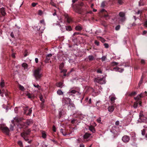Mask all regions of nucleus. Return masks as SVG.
<instances>
[{
	"label": "nucleus",
	"instance_id": "nucleus-7",
	"mask_svg": "<svg viewBox=\"0 0 147 147\" xmlns=\"http://www.w3.org/2000/svg\"><path fill=\"white\" fill-rule=\"evenodd\" d=\"M71 99L69 98H63L62 100L63 103L65 104H67L68 105L71 103Z\"/></svg>",
	"mask_w": 147,
	"mask_h": 147
},
{
	"label": "nucleus",
	"instance_id": "nucleus-25",
	"mask_svg": "<svg viewBox=\"0 0 147 147\" xmlns=\"http://www.w3.org/2000/svg\"><path fill=\"white\" fill-rule=\"evenodd\" d=\"M1 82L0 83V86L1 88L5 86V82L4 80L3 79L1 80Z\"/></svg>",
	"mask_w": 147,
	"mask_h": 147
},
{
	"label": "nucleus",
	"instance_id": "nucleus-16",
	"mask_svg": "<svg viewBox=\"0 0 147 147\" xmlns=\"http://www.w3.org/2000/svg\"><path fill=\"white\" fill-rule=\"evenodd\" d=\"M96 106L97 107V109H99L102 106V103L100 100L97 101L96 103Z\"/></svg>",
	"mask_w": 147,
	"mask_h": 147
},
{
	"label": "nucleus",
	"instance_id": "nucleus-8",
	"mask_svg": "<svg viewBox=\"0 0 147 147\" xmlns=\"http://www.w3.org/2000/svg\"><path fill=\"white\" fill-rule=\"evenodd\" d=\"M21 136L23 138L25 141H28V143H31L32 141H29V140L28 138V135H27L25 133L23 132L21 134Z\"/></svg>",
	"mask_w": 147,
	"mask_h": 147
},
{
	"label": "nucleus",
	"instance_id": "nucleus-61",
	"mask_svg": "<svg viewBox=\"0 0 147 147\" xmlns=\"http://www.w3.org/2000/svg\"><path fill=\"white\" fill-rule=\"evenodd\" d=\"M37 4V3H32V5L33 7H35Z\"/></svg>",
	"mask_w": 147,
	"mask_h": 147
},
{
	"label": "nucleus",
	"instance_id": "nucleus-53",
	"mask_svg": "<svg viewBox=\"0 0 147 147\" xmlns=\"http://www.w3.org/2000/svg\"><path fill=\"white\" fill-rule=\"evenodd\" d=\"M106 58V57L105 56H103L101 58V59L102 61L105 60Z\"/></svg>",
	"mask_w": 147,
	"mask_h": 147
},
{
	"label": "nucleus",
	"instance_id": "nucleus-19",
	"mask_svg": "<svg viewBox=\"0 0 147 147\" xmlns=\"http://www.w3.org/2000/svg\"><path fill=\"white\" fill-rule=\"evenodd\" d=\"M108 109L109 112L112 113L114 111V108L113 106H110L108 107Z\"/></svg>",
	"mask_w": 147,
	"mask_h": 147
},
{
	"label": "nucleus",
	"instance_id": "nucleus-13",
	"mask_svg": "<svg viewBox=\"0 0 147 147\" xmlns=\"http://www.w3.org/2000/svg\"><path fill=\"white\" fill-rule=\"evenodd\" d=\"M28 107H27L26 108L24 109L25 111L24 113L27 115H30L32 113V108H30L28 110Z\"/></svg>",
	"mask_w": 147,
	"mask_h": 147
},
{
	"label": "nucleus",
	"instance_id": "nucleus-42",
	"mask_svg": "<svg viewBox=\"0 0 147 147\" xmlns=\"http://www.w3.org/2000/svg\"><path fill=\"white\" fill-rule=\"evenodd\" d=\"M50 4L56 7V5L53 1H51Z\"/></svg>",
	"mask_w": 147,
	"mask_h": 147
},
{
	"label": "nucleus",
	"instance_id": "nucleus-59",
	"mask_svg": "<svg viewBox=\"0 0 147 147\" xmlns=\"http://www.w3.org/2000/svg\"><path fill=\"white\" fill-rule=\"evenodd\" d=\"M141 63L142 64H144L145 63V60L144 59H142L141 61Z\"/></svg>",
	"mask_w": 147,
	"mask_h": 147
},
{
	"label": "nucleus",
	"instance_id": "nucleus-37",
	"mask_svg": "<svg viewBox=\"0 0 147 147\" xmlns=\"http://www.w3.org/2000/svg\"><path fill=\"white\" fill-rule=\"evenodd\" d=\"M118 64V63L115 61H113L111 63V65L112 66L116 65Z\"/></svg>",
	"mask_w": 147,
	"mask_h": 147
},
{
	"label": "nucleus",
	"instance_id": "nucleus-64",
	"mask_svg": "<svg viewBox=\"0 0 147 147\" xmlns=\"http://www.w3.org/2000/svg\"><path fill=\"white\" fill-rule=\"evenodd\" d=\"M10 36L12 38H13L14 37V34L12 32H11L10 34Z\"/></svg>",
	"mask_w": 147,
	"mask_h": 147
},
{
	"label": "nucleus",
	"instance_id": "nucleus-2",
	"mask_svg": "<svg viewBox=\"0 0 147 147\" xmlns=\"http://www.w3.org/2000/svg\"><path fill=\"white\" fill-rule=\"evenodd\" d=\"M41 68L38 67L33 71V75L37 81L38 80L42 77V73L41 72Z\"/></svg>",
	"mask_w": 147,
	"mask_h": 147
},
{
	"label": "nucleus",
	"instance_id": "nucleus-30",
	"mask_svg": "<svg viewBox=\"0 0 147 147\" xmlns=\"http://www.w3.org/2000/svg\"><path fill=\"white\" fill-rule=\"evenodd\" d=\"M65 28L66 30L67 31H70L72 30L70 26H65Z\"/></svg>",
	"mask_w": 147,
	"mask_h": 147
},
{
	"label": "nucleus",
	"instance_id": "nucleus-21",
	"mask_svg": "<svg viewBox=\"0 0 147 147\" xmlns=\"http://www.w3.org/2000/svg\"><path fill=\"white\" fill-rule=\"evenodd\" d=\"M1 14L3 16H5L6 14L5 9L3 7H2L1 9Z\"/></svg>",
	"mask_w": 147,
	"mask_h": 147
},
{
	"label": "nucleus",
	"instance_id": "nucleus-28",
	"mask_svg": "<svg viewBox=\"0 0 147 147\" xmlns=\"http://www.w3.org/2000/svg\"><path fill=\"white\" fill-rule=\"evenodd\" d=\"M88 59L90 61L93 60L94 59V57L92 55L88 56Z\"/></svg>",
	"mask_w": 147,
	"mask_h": 147
},
{
	"label": "nucleus",
	"instance_id": "nucleus-1",
	"mask_svg": "<svg viewBox=\"0 0 147 147\" xmlns=\"http://www.w3.org/2000/svg\"><path fill=\"white\" fill-rule=\"evenodd\" d=\"M14 121L17 122L16 124L19 128L25 129L28 125L32 123V120L31 119L28 120L26 121H24L23 119L20 118L15 119Z\"/></svg>",
	"mask_w": 147,
	"mask_h": 147
},
{
	"label": "nucleus",
	"instance_id": "nucleus-29",
	"mask_svg": "<svg viewBox=\"0 0 147 147\" xmlns=\"http://www.w3.org/2000/svg\"><path fill=\"white\" fill-rule=\"evenodd\" d=\"M75 28L76 30L78 31H80L82 29V27L79 26H76Z\"/></svg>",
	"mask_w": 147,
	"mask_h": 147
},
{
	"label": "nucleus",
	"instance_id": "nucleus-41",
	"mask_svg": "<svg viewBox=\"0 0 147 147\" xmlns=\"http://www.w3.org/2000/svg\"><path fill=\"white\" fill-rule=\"evenodd\" d=\"M28 55V50L27 49H26L25 50L24 54V57H26V56Z\"/></svg>",
	"mask_w": 147,
	"mask_h": 147
},
{
	"label": "nucleus",
	"instance_id": "nucleus-10",
	"mask_svg": "<svg viewBox=\"0 0 147 147\" xmlns=\"http://www.w3.org/2000/svg\"><path fill=\"white\" fill-rule=\"evenodd\" d=\"M18 119V118L16 117L12 121V124H11L10 125V127L9 128L10 130L11 131H13L14 130V127L15 125H17L18 128H19L17 124H16L17 122L14 121L15 119Z\"/></svg>",
	"mask_w": 147,
	"mask_h": 147
},
{
	"label": "nucleus",
	"instance_id": "nucleus-51",
	"mask_svg": "<svg viewBox=\"0 0 147 147\" xmlns=\"http://www.w3.org/2000/svg\"><path fill=\"white\" fill-rule=\"evenodd\" d=\"M118 3L120 5H121L123 3L122 0H118Z\"/></svg>",
	"mask_w": 147,
	"mask_h": 147
},
{
	"label": "nucleus",
	"instance_id": "nucleus-9",
	"mask_svg": "<svg viewBox=\"0 0 147 147\" xmlns=\"http://www.w3.org/2000/svg\"><path fill=\"white\" fill-rule=\"evenodd\" d=\"M145 95L147 96V92L146 91L143 93H141L136 97H134V98L136 100H140L141 98L143 97Z\"/></svg>",
	"mask_w": 147,
	"mask_h": 147
},
{
	"label": "nucleus",
	"instance_id": "nucleus-3",
	"mask_svg": "<svg viewBox=\"0 0 147 147\" xmlns=\"http://www.w3.org/2000/svg\"><path fill=\"white\" fill-rule=\"evenodd\" d=\"M94 81L100 84H105L106 83L105 78L103 76L98 77L95 78Z\"/></svg>",
	"mask_w": 147,
	"mask_h": 147
},
{
	"label": "nucleus",
	"instance_id": "nucleus-31",
	"mask_svg": "<svg viewBox=\"0 0 147 147\" xmlns=\"http://www.w3.org/2000/svg\"><path fill=\"white\" fill-rule=\"evenodd\" d=\"M19 88L20 90H21L22 91H24L25 89L24 87L21 85H19Z\"/></svg>",
	"mask_w": 147,
	"mask_h": 147
},
{
	"label": "nucleus",
	"instance_id": "nucleus-4",
	"mask_svg": "<svg viewBox=\"0 0 147 147\" xmlns=\"http://www.w3.org/2000/svg\"><path fill=\"white\" fill-rule=\"evenodd\" d=\"M76 93L78 96L79 97L81 94V93L80 92V91L78 90L77 91L75 90L71 89L67 92V94L69 95H72Z\"/></svg>",
	"mask_w": 147,
	"mask_h": 147
},
{
	"label": "nucleus",
	"instance_id": "nucleus-36",
	"mask_svg": "<svg viewBox=\"0 0 147 147\" xmlns=\"http://www.w3.org/2000/svg\"><path fill=\"white\" fill-rule=\"evenodd\" d=\"M22 66L24 67V69H26L27 68L28 65L26 63H23L22 64Z\"/></svg>",
	"mask_w": 147,
	"mask_h": 147
},
{
	"label": "nucleus",
	"instance_id": "nucleus-34",
	"mask_svg": "<svg viewBox=\"0 0 147 147\" xmlns=\"http://www.w3.org/2000/svg\"><path fill=\"white\" fill-rule=\"evenodd\" d=\"M57 94L59 95H61L63 94V92L61 90H59L57 92Z\"/></svg>",
	"mask_w": 147,
	"mask_h": 147
},
{
	"label": "nucleus",
	"instance_id": "nucleus-40",
	"mask_svg": "<svg viewBox=\"0 0 147 147\" xmlns=\"http://www.w3.org/2000/svg\"><path fill=\"white\" fill-rule=\"evenodd\" d=\"M137 94V93L136 92H133L129 94L130 96H134Z\"/></svg>",
	"mask_w": 147,
	"mask_h": 147
},
{
	"label": "nucleus",
	"instance_id": "nucleus-17",
	"mask_svg": "<svg viewBox=\"0 0 147 147\" xmlns=\"http://www.w3.org/2000/svg\"><path fill=\"white\" fill-rule=\"evenodd\" d=\"M113 69L116 71H118L120 72H122L124 70L123 69L120 68H119L117 67H114L113 68Z\"/></svg>",
	"mask_w": 147,
	"mask_h": 147
},
{
	"label": "nucleus",
	"instance_id": "nucleus-5",
	"mask_svg": "<svg viewBox=\"0 0 147 147\" xmlns=\"http://www.w3.org/2000/svg\"><path fill=\"white\" fill-rule=\"evenodd\" d=\"M119 16H120L119 20L121 22H123L125 20V13L123 12H121L119 13Z\"/></svg>",
	"mask_w": 147,
	"mask_h": 147
},
{
	"label": "nucleus",
	"instance_id": "nucleus-46",
	"mask_svg": "<svg viewBox=\"0 0 147 147\" xmlns=\"http://www.w3.org/2000/svg\"><path fill=\"white\" fill-rule=\"evenodd\" d=\"M76 12L78 13L79 14H81L82 13V11L80 9H77V10L76 11Z\"/></svg>",
	"mask_w": 147,
	"mask_h": 147
},
{
	"label": "nucleus",
	"instance_id": "nucleus-44",
	"mask_svg": "<svg viewBox=\"0 0 147 147\" xmlns=\"http://www.w3.org/2000/svg\"><path fill=\"white\" fill-rule=\"evenodd\" d=\"M43 14L42 11L41 10H39L38 11V14L39 15L41 16Z\"/></svg>",
	"mask_w": 147,
	"mask_h": 147
},
{
	"label": "nucleus",
	"instance_id": "nucleus-50",
	"mask_svg": "<svg viewBox=\"0 0 147 147\" xmlns=\"http://www.w3.org/2000/svg\"><path fill=\"white\" fill-rule=\"evenodd\" d=\"M42 136L43 138H46V134L44 132H43L42 133Z\"/></svg>",
	"mask_w": 147,
	"mask_h": 147
},
{
	"label": "nucleus",
	"instance_id": "nucleus-57",
	"mask_svg": "<svg viewBox=\"0 0 147 147\" xmlns=\"http://www.w3.org/2000/svg\"><path fill=\"white\" fill-rule=\"evenodd\" d=\"M143 1L142 0H140L139 2V6H142L143 5V4L142 3V2Z\"/></svg>",
	"mask_w": 147,
	"mask_h": 147
},
{
	"label": "nucleus",
	"instance_id": "nucleus-63",
	"mask_svg": "<svg viewBox=\"0 0 147 147\" xmlns=\"http://www.w3.org/2000/svg\"><path fill=\"white\" fill-rule=\"evenodd\" d=\"M144 25L145 27L147 28V20L144 22Z\"/></svg>",
	"mask_w": 147,
	"mask_h": 147
},
{
	"label": "nucleus",
	"instance_id": "nucleus-18",
	"mask_svg": "<svg viewBox=\"0 0 147 147\" xmlns=\"http://www.w3.org/2000/svg\"><path fill=\"white\" fill-rule=\"evenodd\" d=\"M52 55L51 53L48 54L46 56V61L47 62H48L49 61L50 59V57H52Z\"/></svg>",
	"mask_w": 147,
	"mask_h": 147
},
{
	"label": "nucleus",
	"instance_id": "nucleus-43",
	"mask_svg": "<svg viewBox=\"0 0 147 147\" xmlns=\"http://www.w3.org/2000/svg\"><path fill=\"white\" fill-rule=\"evenodd\" d=\"M18 144L20 146V147H22L23 146V144L22 142L20 141H19L18 142Z\"/></svg>",
	"mask_w": 147,
	"mask_h": 147
},
{
	"label": "nucleus",
	"instance_id": "nucleus-35",
	"mask_svg": "<svg viewBox=\"0 0 147 147\" xmlns=\"http://www.w3.org/2000/svg\"><path fill=\"white\" fill-rule=\"evenodd\" d=\"M106 2L105 1H103L101 5V7L102 8H104L105 7V6H106Z\"/></svg>",
	"mask_w": 147,
	"mask_h": 147
},
{
	"label": "nucleus",
	"instance_id": "nucleus-55",
	"mask_svg": "<svg viewBox=\"0 0 147 147\" xmlns=\"http://www.w3.org/2000/svg\"><path fill=\"white\" fill-rule=\"evenodd\" d=\"M104 45L105 48H107L109 47V45L107 43H105Z\"/></svg>",
	"mask_w": 147,
	"mask_h": 147
},
{
	"label": "nucleus",
	"instance_id": "nucleus-6",
	"mask_svg": "<svg viewBox=\"0 0 147 147\" xmlns=\"http://www.w3.org/2000/svg\"><path fill=\"white\" fill-rule=\"evenodd\" d=\"M144 129L142 130V134L143 136H145L146 138H147V124L144 125Z\"/></svg>",
	"mask_w": 147,
	"mask_h": 147
},
{
	"label": "nucleus",
	"instance_id": "nucleus-11",
	"mask_svg": "<svg viewBox=\"0 0 147 147\" xmlns=\"http://www.w3.org/2000/svg\"><path fill=\"white\" fill-rule=\"evenodd\" d=\"M91 134L87 133H86L83 136L84 141L85 142H87L89 140V137L91 135Z\"/></svg>",
	"mask_w": 147,
	"mask_h": 147
},
{
	"label": "nucleus",
	"instance_id": "nucleus-24",
	"mask_svg": "<svg viewBox=\"0 0 147 147\" xmlns=\"http://www.w3.org/2000/svg\"><path fill=\"white\" fill-rule=\"evenodd\" d=\"M66 19L67 22L68 23H70L72 21L71 18L68 16L66 17Z\"/></svg>",
	"mask_w": 147,
	"mask_h": 147
},
{
	"label": "nucleus",
	"instance_id": "nucleus-60",
	"mask_svg": "<svg viewBox=\"0 0 147 147\" xmlns=\"http://www.w3.org/2000/svg\"><path fill=\"white\" fill-rule=\"evenodd\" d=\"M113 133L114 135V136L115 137L117 136L119 134V133L118 132L115 133L113 132Z\"/></svg>",
	"mask_w": 147,
	"mask_h": 147
},
{
	"label": "nucleus",
	"instance_id": "nucleus-32",
	"mask_svg": "<svg viewBox=\"0 0 147 147\" xmlns=\"http://www.w3.org/2000/svg\"><path fill=\"white\" fill-rule=\"evenodd\" d=\"M59 27L60 28V29L62 32H64L65 30V26H61V25H59Z\"/></svg>",
	"mask_w": 147,
	"mask_h": 147
},
{
	"label": "nucleus",
	"instance_id": "nucleus-52",
	"mask_svg": "<svg viewBox=\"0 0 147 147\" xmlns=\"http://www.w3.org/2000/svg\"><path fill=\"white\" fill-rule=\"evenodd\" d=\"M142 81H143V78H142H142H141L140 81L139 82V83H138V85L139 86H140V85L141 84L142 82Z\"/></svg>",
	"mask_w": 147,
	"mask_h": 147
},
{
	"label": "nucleus",
	"instance_id": "nucleus-23",
	"mask_svg": "<svg viewBox=\"0 0 147 147\" xmlns=\"http://www.w3.org/2000/svg\"><path fill=\"white\" fill-rule=\"evenodd\" d=\"M63 83L62 82H59L56 84V86L58 87L62 88L63 87Z\"/></svg>",
	"mask_w": 147,
	"mask_h": 147
},
{
	"label": "nucleus",
	"instance_id": "nucleus-12",
	"mask_svg": "<svg viewBox=\"0 0 147 147\" xmlns=\"http://www.w3.org/2000/svg\"><path fill=\"white\" fill-rule=\"evenodd\" d=\"M122 140L123 142H129L130 140V137L128 136L125 135L122 137Z\"/></svg>",
	"mask_w": 147,
	"mask_h": 147
},
{
	"label": "nucleus",
	"instance_id": "nucleus-26",
	"mask_svg": "<svg viewBox=\"0 0 147 147\" xmlns=\"http://www.w3.org/2000/svg\"><path fill=\"white\" fill-rule=\"evenodd\" d=\"M139 102L138 101L134 102L133 106L134 108L136 109L137 108Z\"/></svg>",
	"mask_w": 147,
	"mask_h": 147
},
{
	"label": "nucleus",
	"instance_id": "nucleus-20",
	"mask_svg": "<svg viewBox=\"0 0 147 147\" xmlns=\"http://www.w3.org/2000/svg\"><path fill=\"white\" fill-rule=\"evenodd\" d=\"M89 129L93 133H94L95 131L94 128L92 125H90L89 126Z\"/></svg>",
	"mask_w": 147,
	"mask_h": 147
},
{
	"label": "nucleus",
	"instance_id": "nucleus-14",
	"mask_svg": "<svg viewBox=\"0 0 147 147\" xmlns=\"http://www.w3.org/2000/svg\"><path fill=\"white\" fill-rule=\"evenodd\" d=\"M109 98L111 102L113 103L115 102V100L116 99L115 95L114 94H112L109 96Z\"/></svg>",
	"mask_w": 147,
	"mask_h": 147
},
{
	"label": "nucleus",
	"instance_id": "nucleus-39",
	"mask_svg": "<svg viewBox=\"0 0 147 147\" xmlns=\"http://www.w3.org/2000/svg\"><path fill=\"white\" fill-rule=\"evenodd\" d=\"M98 38H99V39H100V40L102 42H104L105 41V39L104 38H102L101 37L98 36Z\"/></svg>",
	"mask_w": 147,
	"mask_h": 147
},
{
	"label": "nucleus",
	"instance_id": "nucleus-58",
	"mask_svg": "<svg viewBox=\"0 0 147 147\" xmlns=\"http://www.w3.org/2000/svg\"><path fill=\"white\" fill-rule=\"evenodd\" d=\"M97 121L99 123H101V120L100 118H98L97 119Z\"/></svg>",
	"mask_w": 147,
	"mask_h": 147
},
{
	"label": "nucleus",
	"instance_id": "nucleus-38",
	"mask_svg": "<svg viewBox=\"0 0 147 147\" xmlns=\"http://www.w3.org/2000/svg\"><path fill=\"white\" fill-rule=\"evenodd\" d=\"M26 96L28 97L29 98L31 99L32 98V96L31 94L30 93H27L26 94Z\"/></svg>",
	"mask_w": 147,
	"mask_h": 147
},
{
	"label": "nucleus",
	"instance_id": "nucleus-45",
	"mask_svg": "<svg viewBox=\"0 0 147 147\" xmlns=\"http://www.w3.org/2000/svg\"><path fill=\"white\" fill-rule=\"evenodd\" d=\"M39 98L40 99V100L42 102H44V99L43 98V97L42 95H40L39 96Z\"/></svg>",
	"mask_w": 147,
	"mask_h": 147
},
{
	"label": "nucleus",
	"instance_id": "nucleus-56",
	"mask_svg": "<svg viewBox=\"0 0 147 147\" xmlns=\"http://www.w3.org/2000/svg\"><path fill=\"white\" fill-rule=\"evenodd\" d=\"M94 43L97 46H99V42L98 41H97L96 40L94 41Z\"/></svg>",
	"mask_w": 147,
	"mask_h": 147
},
{
	"label": "nucleus",
	"instance_id": "nucleus-54",
	"mask_svg": "<svg viewBox=\"0 0 147 147\" xmlns=\"http://www.w3.org/2000/svg\"><path fill=\"white\" fill-rule=\"evenodd\" d=\"M120 27V25H118L115 27V29L116 30H118L119 29Z\"/></svg>",
	"mask_w": 147,
	"mask_h": 147
},
{
	"label": "nucleus",
	"instance_id": "nucleus-22",
	"mask_svg": "<svg viewBox=\"0 0 147 147\" xmlns=\"http://www.w3.org/2000/svg\"><path fill=\"white\" fill-rule=\"evenodd\" d=\"M60 132L64 136H66L67 135V134L66 132L65 129H61L60 130Z\"/></svg>",
	"mask_w": 147,
	"mask_h": 147
},
{
	"label": "nucleus",
	"instance_id": "nucleus-33",
	"mask_svg": "<svg viewBox=\"0 0 147 147\" xmlns=\"http://www.w3.org/2000/svg\"><path fill=\"white\" fill-rule=\"evenodd\" d=\"M86 102H87L88 104H90L91 102V98H90L88 100V98H86L85 99Z\"/></svg>",
	"mask_w": 147,
	"mask_h": 147
},
{
	"label": "nucleus",
	"instance_id": "nucleus-48",
	"mask_svg": "<svg viewBox=\"0 0 147 147\" xmlns=\"http://www.w3.org/2000/svg\"><path fill=\"white\" fill-rule=\"evenodd\" d=\"M30 131H31V130L30 129H29L28 130H27L26 131L24 132L27 135H29V133L30 132Z\"/></svg>",
	"mask_w": 147,
	"mask_h": 147
},
{
	"label": "nucleus",
	"instance_id": "nucleus-47",
	"mask_svg": "<svg viewBox=\"0 0 147 147\" xmlns=\"http://www.w3.org/2000/svg\"><path fill=\"white\" fill-rule=\"evenodd\" d=\"M33 86L35 87L36 88H38V89H40V86L39 85L37 84H34Z\"/></svg>",
	"mask_w": 147,
	"mask_h": 147
},
{
	"label": "nucleus",
	"instance_id": "nucleus-49",
	"mask_svg": "<svg viewBox=\"0 0 147 147\" xmlns=\"http://www.w3.org/2000/svg\"><path fill=\"white\" fill-rule=\"evenodd\" d=\"M40 23L42 24L44 26L45 25L44 20H42L40 21Z\"/></svg>",
	"mask_w": 147,
	"mask_h": 147
},
{
	"label": "nucleus",
	"instance_id": "nucleus-15",
	"mask_svg": "<svg viewBox=\"0 0 147 147\" xmlns=\"http://www.w3.org/2000/svg\"><path fill=\"white\" fill-rule=\"evenodd\" d=\"M3 131L7 134L8 135L9 134V128L6 127H4L2 128Z\"/></svg>",
	"mask_w": 147,
	"mask_h": 147
},
{
	"label": "nucleus",
	"instance_id": "nucleus-27",
	"mask_svg": "<svg viewBox=\"0 0 147 147\" xmlns=\"http://www.w3.org/2000/svg\"><path fill=\"white\" fill-rule=\"evenodd\" d=\"M69 105L72 110H74L75 109V105L71 103Z\"/></svg>",
	"mask_w": 147,
	"mask_h": 147
},
{
	"label": "nucleus",
	"instance_id": "nucleus-62",
	"mask_svg": "<svg viewBox=\"0 0 147 147\" xmlns=\"http://www.w3.org/2000/svg\"><path fill=\"white\" fill-rule=\"evenodd\" d=\"M97 72L98 73H102V71L100 69H99L97 70Z\"/></svg>",
	"mask_w": 147,
	"mask_h": 147
}]
</instances>
